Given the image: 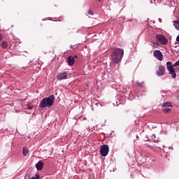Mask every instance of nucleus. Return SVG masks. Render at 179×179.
<instances>
[{
	"label": "nucleus",
	"mask_w": 179,
	"mask_h": 179,
	"mask_svg": "<svg viewBox=\"0 0 179 179\" xmlns=\"http://www.w3.org/2000/svg\"><path fill=\"white\" fill-rule=\"evenodd\" d=\"M124 57V50L116 48L111 55L110 59L113 64H119Z\"/></svg>",
	"instance_id": "f257e3e1"
},
{
	"label": "nucleus",
	"mask_w": 179,
	"mask_h": 179,
	"mask_svg": "<svg viewBox=\"0 0 179 179\" xmlns=\"http://www.w3.org/2000/svg\"><path fill=\"white\" fill-rule=\"evenodd\" d=\"M54 101H55V97L54 96V95H50L48 97H45L42 99L39 104V107H41V108L51 107V106L54 104Z\"/></svg>",
	"instance_id": "f03ea898"
},
{
	"label": "nucleus",
	"mask_w": 179,
	"mask_h": 179,
	"mask_svg": "<svg viewBox=\"0 0 179 179\" xmlns=\"http://www.w3.org/2000/svg\"><path fill=\"white\" fill-rule=\"evenodd\" d=\"M157 41H159L160 44L162 45H167L169 41L166 38V36H164L162 34H157L155 36Z\"/></svg>",
	"instance_id": "7ed1b4c3"
},
{
	"label": "nucleus",
	"mask_w": 179,
	"mask_h": 179,
	"mask_svg": "<svg viewBox=\"0 0 179 179\" xmlns=\"http://www.w3.org/2000/svg\"><path fill=\"white\" fill-rule=\"evenodd\" d=\"M108 152H110V148H108V145H101L100 148V153L101 156H103V157H106V156L108 155Z\"/></svg>",
	"instance_id": "20e7f679"
},
{
	"label": "nucleus",
	"mask_w": 179,
	"mask_h": 179,
	"mask_svg": "<svg viewBox=\"0 0 179 179\" xmlns=\"http://www.w3.org/2000/svg\"><path fill=\"white\" fill-rule=\"evenodd\" d=\"M153 55L155 58L158 59V61H163V54H162V52L159 50H155L153 52Z\"/></svg>",
	"instance_id": "39448f33"
},
{
	"label": "nucleus",
	"mask_w": 179,
	"mask_h": 179,
	"mask_svg": "<svg viewBox=\"0 0 179 179\" xmlns=\"http://www.w3.org/2000/svg\"><path fill=\"white\" fill-rule=\"evenodd\" d=\"M166 73V68L162 65H159L158 67V71H157V76H163Z\"/></svg>",
	"instance_id": "423d86ee"
},
{
	"label": "nucleus",
	"mask_w": 179,
	"mask_h": 179,
	"mask_svg": "<svg viewBox=\"0 0 179 179\" xmlns=\"http://www.w3.org/2000/svg\"><path fill=\"white\" fill-rule=\"evenodd\" d=\"M68 78V73H60L57 75V80H64V79H66Z\"/></svg>",
	"instance_id": "0eeeda50"
},
{
	"label": "nucleus",
	"mask_w": 179,
	"mask_h": 179,
	"mask_svg": "<svg viewBox=\"0 0 179 179\" xmlns=\"http://www.w3.org/2000/svg\"><path fill=\"white\" fill-rule=\"evenodd\" d=\"M43 167H44V162L42 161H39L36 164V168L37 170L41 171L43 170Z\"/></svg>",
	"instance_id": "6e6552de"
},
{
	"label": "nucleus",
	"mask_w": 179,
	"mask_h": 179,
	"mask_svg": "<svg viewBox=\"0 0 179 179\" xmlns=\"http://www.w3.org/2000/svg\"><path fill=\"white\" fill-rule=\"evenodd\" d=\"M169 75H171L173 79H176L177 78V74L176 73V70L174 69H171L168 70Z\"/></svg>",
	"instance_id": "1a4fd4ad"
},
{
	"label": "nucleus",
	"mask_w": 179,
	"mask_h": 179,
	"mask_svg": "<svg viewBox=\"0 0 179 179\" xmlns=\"http://www.w3.org/2000/svg\"><path fill=\"white\" fill-rule=\"evenodd\" d=\"M67 64H69V65L70 66H72L73 65V64H75V59L73 58V57L69 56L67 58Z\"/></svg>",
	"instance_id": "9d476101"
},
{
	"label": "nucleus",
	"mask_w": 179,
	"mask_h": 179,
	"mask_svg": "<svg viewBox=\"0 0 179 179\" xmlns=\"http://www.w3.org/2000/svg\"><path fill=\"white\" fill-rule=\"evenodd\" d=\"M166 68H167V71H170V69H174V67L173 66V64L171 63V62H166Z\"/></svg>",
	"instance_id": "9b49d317"
},
{
	"label": "nucleus",
	"mask_w": 179,
	"mask_h": 179,
	"mask_svg": "<svg viewBox=\"0 0 179 179\" xmlns=\"http://www.w3.org/2000/svg\"><path fill=\"white\" fill-rule=\"evenodd\" d=\"M1 48H8V42H6V41H3L1 43Z\"/></svg>",
	"instance_id": "f8f14e48"
},
{
	"label": "nucleus",
	"mask_w": 179,
	"mask_h": 179,
	"mask_svg": "<svg viewBox=\"0 0 179 179\" xmlns=\"http://www.w3.org/2000/svg\"><path fill=\"white\" fill-rule=\"evenodd\" d=\"M173 26L175 27L176 30H179V21H174Z\"/></svg>",
	"instance_id": "ddd939ff"
},
{
	"label": "nucleus",
	"mask_w": 179,
	"mask_h": 179,
	"mask_svg": "<svg viewBox=\"0 0 179 179\" xmlns=\"http://www.w3.org/2000/svg\"><path fill=\"white\" fill-rule=\"evenodd\" d=\"M162 110L163 113H164L165 114H167V113H170V111H171V108H164Z\"/></svg>",
	"instance_id": "4468645a"
},
{
	"label": "nucleus",
	"mask_w": 179,
	"mask_h": 179,
	"mask_svg": "<svg viewBox=\"0 0 179 179\" xmlns=\"http://www.w3.org/2000/svg\"><path fill=\"white\" fill-rule=\"evenodd\" d=\"M136 85L138 86V87H145V83L143 82L139 83L137 81Z\"/></svg>",
	"instance_id": "2eb2a0df"
},
{
	"label": "nucleus",
	"mask_w": 179,
	"mask_h": 179,
	"mask_svg": "<svg viewBox=\"0 0 179 179\" xmlns=\"http://www.w3.org/2000/svg\"><path fill=\"white\" fill-rule=\"evenodd\" d=\"M22 153H23V156H26L27 155H29V150H27V148H23Z\"/></svg>",
	"instance_id": "dca6fc26"
},
{
	"label": "nucleus",
	"mask_w": 179,
	"mask_h": 179,
	"mask_svg": "<svg viewBox=\"0 0 179 179\" xmlns=\"http://www.w3.org/2000/svg\"><path fill=\"white\" fill-rule=\"evenodd\" d=\"M163 107H164V108L171 107V103H170V102H165L163 104Z\"/></svg>",
	"instance_id": "f3484780"
},
{
	"label": "nucleus",
	"mask_w": 179,
	"mask_h": 179,
	"mask_svg": "<svg viewBox=\"0 0 179 179\" xmlns=\"http://www.w3.org/2000/svg\"><path fill=\"white\" fill-rule=\"evenodd\" d=\"M151 138L155 142H157V141H159V138L156 137V134H152Z\"/></svg>",
	"instance_id": "a211bd4d"
},
{
	"label": "nucleus",
	"mask_w": 179,
	"mask_h": 179,
	"mask_svg": "<svg viewBox=\"0 0 179 179\" xmlns=\"http://www.w3.org/2000/svg\"><path fill=\"white\" fill-rule=\"evenodd\" d=\"M87 13L89 15H90L91 16H93V10H92V9H90L87 12Z\"/></svg>",
	"instance_id": "6ab92c4d"
},
{
	"label": "nucleus",
	"mask_w": 179,
	"mask_h": 179,
	"mask_svg": "<svg viewBox=\"0 0 179 179\" xmlns=\"http://www.w3.org/2000/svg\"><path fill=\"white\" fill-rule=\"evenodd\" d=\"M153 47H154L155 48H157L159 47V44H158V43H154Z\"/></svg>",
	"instance_id": "aec40b11"
},
{
	"label": "nucleus",
	"mask_w": 179,
	"mask_h": 179,
	"mask_svg": "<svg viewBox=\"0 0 179 179\" xmlns=\"http://www.w3.org/2000/svg\"><path fill=\"white\" fill-rule=\"evenodd\" d=\"M173 66H179V60L173 64Z\"/></svg>",
	"instance_id": "412c9836"
},
{
	"label": "nucleus",
	"mask_w": 179,
	"mask_h": 179,
	"mask_svg": "<svg viewBox=\"0 0 179 179\" xmlns=\"http://www.w3.org/2000/svg\"><path fill=\"white\" fill-rule=\"evenodd\" d=\"M175 45L176 46H175V48H177L178 47H179V42L176 41V42L175 43Z\"/></svg>",
	"instance_id": "4be33fe9"
},
{
	"label": "nucleus",
	"mask_w": 179,
	"mask_h": 179,
	"mask_svg": "<svg viewBox=\"0 0 179 179\" xmlns=\"http://www.w3.org/2000/svg\"><path fill=\"white\" fill-rule=\"evenodd\" d=\"M38 178H39V176H38V174H36V178L32 177V178H29V179H38Z\"/></svg>",
	"instance_id": "5701e85b"
},
{
	"label": "nucleus",
	"mask_w": 179,
	"mask_h": 179,
	"mask_svg": "<svg viewBox=\"0 0 179 179\" xmlns=\"http://www.w3.org/2000/svg\"><path fill=\"white\" fill-rule=\"evenodd\" d=\"M27 107L29 110H31L33 108V106H30V105H27Z\"/></svg>",
	"instance_id": "b1692460"
},
{
	"label": "nucleus",
	"mask_w": 179,
	"mask_h": 179,
	"mask_svg": "<svg viewBox=\"0 0 179 179\" xmlns=\"http://www.w3.org/2000/svg\"><path fill=\"white\" fill-rule=\"evenodd\" d=\"M3 38V36L2 34H0V41H2V39Z\"/></svg>",
	"instance_id": "393cba45"
},
{
	"label": "nucleus",
	"mask_w": 179,
	"mask_h": 179,
	"mask_svg": "<svg viewBox=\"0 0 179 179\" xmlns=\"http://www.w3.org/2000/svg\"><path fill=\"white\" fill-rule=\"evenodd\" d=\"M73 57L75 59V58H78V55H74V57Z\"/></svg>",
	"instance_id": "a878e982"
},
{
	"label": "nucleus",
	"mask_w": 179,
	"mask_h": 179,
	"mask_svg": "<svg viewBox=\"0 0 179 179\" xmlns=\"http://www.w3.org/2000/svg\"><path fill=\"white\" fill-rule=\"evenodd\" d=\"M98 1H101V0H98Z\"/></svg>",
	"instance_id": "bb28decb"
}]
</instances>
